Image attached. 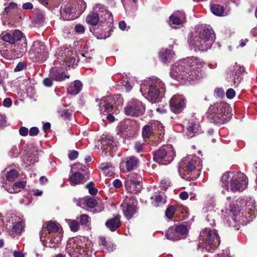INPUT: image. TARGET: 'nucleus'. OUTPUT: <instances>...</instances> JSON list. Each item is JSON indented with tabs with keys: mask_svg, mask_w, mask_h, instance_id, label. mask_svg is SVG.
<instances>
[{
	"mask_svg": "<svg viewBox=\"0 0 257 257\" xmlns=\"http://www.w3.org/2000/svg\"><path fill=\"white\" fill-rule=\"evenodd\" d=\"M205 63L196 57H188L172 65L170 75L182 83H191L205 76L202 68Z\"/></svg>",
	"mask_w": 257,
	"mask_h": 257,
	"instance_id": "1",
	"label": "nucleus"
},
{
	"mask_svg": "<svg viewBox=\"0 0 257 257\" xmlns=\"http://www.w3.org/2000/svg\"><path fill=\"white\" fill-rule=\"evenodd\" d=\"M215 40L214 33L206 26H198L195 28L188 37V43L190 49L195 51H206L210 49Z\"/></svg>",
	"mask_w": 257,
	"mask_h": 257,
	"instance_id": "2",
	"label": "nucleus"
},
{
	"mask_svg": "<svg viewBox=\"0 0 257 257\" xmlns=\"http://www.w3.org/2000/svg\"><path fill=\"white\" fill-rule=\"evenodd\" d=\"M57 58L54 62V66L51 69L50 75L56 81H62L66 78H69L64 73L66 67L76 65L78 60L75 53L67 49L61 48L57 53Z\"/></svg>",
	"mask_w": 257,
	"mask_h": 257,
	"instance_id": "3",
	"label": "nucleus"
},
{
	"mask_svg": "<svg viewBox=\"0 0 257 257\" xmlns=\"http://www.w3.org/2000/svg\"><path fill=\"white\" fill-rule=\"evenodd\" d=\"M166 90L164 83L159 78L153 76L144 80L140 84V91L149 101L156 102Z\"/></svg>",
	"mask_w": 257,
	"mask_h": 257,
	"instance_id": "4",
	"label": "nucleus"
},
{
	"mask_svg": "<svg viewBox=\"0 0 257 257\" xmlns=\"http://www.w3.org/2000/svg\"><path fill=\"white\" fill-rule=\"evenodd\" d=\"M221 186L226 189L222 191L225 194L230 189L232 192L242 191L247 188L248 180L244 174L235 171H228L224 173L221 179Z\"/></svg>",
	"mask_w": 257,
	"mask_h": 257,
	"instance_id": "5",
	"label": "nucleus"
},
{
	"mask_svg": "<svg viewBox=\"0 0 257 257\" xmlns=\"http://www.w3.org/2000/svg\"><path fill=\"white\" fill-rule=\"evenodd\" d=\"M62 237L60 225L52 221L46 222L43 226L40 239L44 246L56 247L60 243Z\"/></svg>",
	"mask_w": 257,
	"mask_h": 257,
	"instance_id": "6",
	"label": "nucleus"
},
{
	"mask_svg": "<svg viewBox=\"0 0 257 257\" xmlns=\"http://www.w3.org/2000/svg\"><path fill=\"white\" fill-rule=\"evenodd\" d=\"M92 246L85 237H76L68 241L66 250L71 257H89L92 255Z\"/></svg>",
	"mask_w": 257,
	"mask_h": 257,
	"instance_id": "7",
	"label": "nucleus"
},
{
	"mask_svg": "<svg viewBox=\"0 0 257 257\" xmlns=\"http://www.w3.org/2000/svg\"><path fill=\"white\" fill-rule=\"evenodd\" d=\"M202 167V161L196 156L184 158L180 163L178 171L181 177L188 179H196L199 176Z\"/></svg>",
	"mask_w": 257,
	"mask_h": 257,
	"instance_id": "8",
	"label": "nucleus"
},
{
	"mask_svg": "<svg viewBox=\"0 0 257 257\" xmlns=\"http://www.w3.org/2000/svg\"><path fill=\"white\" fill-rule=\"evenodd\" d=\"M231 117V113L228 105L223 102H216L211 105L207 112L208 120L218 125L226 123Z\"/></svg>",
	"mask_w": 257,
	"mask_h": 257,
	"instance_id": "9",
	"label": "nucleus"
},
{
	"mask_svg": "<svg viewBox=\"0 0 257 257\" xmlns=\"http://www.w3.org/2000/svg\"><path fill=\"white\" fill-rule=\"evenodd\" d=\"M247 210L239 209L238 206H235L234 203L229 205L230 213L232 214V219L234 222L242 225H246L251 221L254 214L255 202L254 200L249 199L246 203Z\"/></svg>",
	"mask_w": 257,
	"mask_h": 257,
	"instance_id": "10",
	"label": "nucleus"
},
{
	"mask_svg": "<svg viewBox=\"0 0 257 257\" xmlns=\"http://www.w3.org/2000/svg\"><path fill=\"white\" fill-rule=\"evenodd\" d=\"M99 29L102 30L96 32V37L98 39H105L111 35L113 19L112 14L108 10L103 9L101 12Z\"/></svg>",
	"mask_w": 257,
	"mask_h": 257,
	"instance_id": "11",
	"label": "nucleus"
},
{
	"mask_svg": "<svg viewBox=\"0 0 257 257\" xmlns=\"http://www.w3.org/2000/svg\"><path fill=\"white\" fill-rule=\"evenodd\" d=\"M220 244V238L215 230L206 228L200 232L199 247L206 249L208 252L211 251Z\"/></svg>",
	"mask_w": 257,
	"mask_h": 257,
	"instance_id": "12",
	"label": "nucleus"
},
{
	"mask_svg": "<svg viewBox=\"0 0 257 257\" xmlns=\"http://www.w3.org/2000/svg\"><path fill=\"white\" fill-rule=\"evenodd\" d=\"M175 156V152L171 145L163 146L154 154V161L162 165H167L171 162Z\"/></svg>",
	"mask_w": 257,
	"mask_h": 257,
	"instance_id": "13",
	"label": "nucleus"
},
{
	"mask_svg": "<svg viewBox=\"0 0 257 257\" xmlns=\"http://www.w3.org/2000/svg\"><path fill=\"white\" fill-rule=\"evenodd\" d=\"M7 218L6 228L10 235L14 236L20 234L23 229V219L15 213L8 215Z\"/></svg>",
	"mask_w": 257,
	"mask_h": 257,
	"instance_id": "14",
	"label": "nucleus"
},
{
	"mask_svg": "<svg viewBox=\"0 0 257 257\" xmlns=\"http://www.w3.org/2000/svg\"><path fill=\"white\" fill-rule=\"evenodd\" d=\"M145 111V107L139 100L133 99L127 104L124 108V113L127 115L138 116L143 115Z\"/></svg>",
	"mask_w": 257,
	"mask_h": 257,
	"instance_id": "15",
	"label": "nucleus"
},
{
	"mask_svg": "<svg viewBox=\"0 0 257 257\" xmlns=\"http://www.w3.org/2000/svg\"><path fill=\"white\" fill-rule=\"evenodd\" d=\"M85 166L80 163L75 164L71 166L69 175V181L71 185H76L83 182V175L79 171H84Z\"/></svg>",
	"mask_w": 257,
	"mask_h": 257,
	"instance_id": "16",
	"label": "nucleus"
},
{
	"mask_svg": "<svg viewBox=\"0 0 257 257\" xmlns=\"http://www.w3.org/2000/svg\"><path fill=\"white\" fill-rule=\"evenodd\" d=\"M137 201L134 198L126 197L122 203L121 207L125 217L131 219L137 213Z\"/></svg>",
	"mask_w": 257,
	"mask_h": 257,
	"instance_id": "17",
	"label": "nucleus"
},
{
	"mask_svg": "<svg viewBox=\"0 0 257 257\" xmlns=\"http://www.w3.org/2000/svg\"><path fill=\"white\" fill-rule=\"evenodd\" d=\"M47 52L48 51L43 43L35 41L33 43V59L35 58L36 62L41 63L44 61L47 58Z\"/></svg>",
	"mask_w": 257,
	"mask_h": 257,
	"instance_id": "18",
	"label": "nucleus"
},
{
	"mask_svg": "<svg viewBox=\"0 0 257 257\" xmlns=\"http://www.w3.org/2000/svg\"><path fill=\"white\" fill-rule=\"evenodd\" d=\"M170 106L172 112L179 113L186 106L185 98L181 95L175 94L170 100Z\"/></svg>",
	"mask_w": 257,
	"mask_h": 257,
	"instance_id": "19",
	"label": "nucleus"
},
{
	"mask_svg": "<svg viewBox=\"0 0 257 257\" xmlns=\"http://www.w3.org/2000/svg\"><path fill=\"white\" fill-rule=\"evenodd\" d=\"M137 177V175L132 174L126 179L124 186L127 192L136 194L141 190L142 185L140 181L136 179Z\"/></svg>",
	"mask_w": 257,
	"mask_h": 257,
	"instance_id": "20",
	"label": "nucleus"
},
{
	"mask_svg": "<svg viewBox=\"0 0 257 257\" xmlns=\"http://www.w3.org/2000/svg\"><path fill=\"white\" fill-rule=\"evenodd\" d=\"M138 163L137 158L133 156L128 157L120 163V169L123 172H128L134 169Z\"/></svg>",
	"mask_w": 257,
	"mask_h": 257,
	"instance_id": "21",
	"label": "nucleus"
},
{
	"mask_svg": "<svg viewBox=\"0 0 257 257\" xmlns=\"http://www.w3.org/2000/svg\"><path fill=\"white\" fill-rule=\"evenodd\" d=\"M1 39L11 44H15L16 41H20L23 38V33L18 30L10 33H3L1 35Z\"/></svg>",
	"mask_w": 257,
	"mask_h": 257,
	"instance_id": "22",
	"label": "nucleus"
},
{
	"mask_svg": "<svg viewBox=\"0 0 257 257\" xmlns=\"http://www.w3.org/2000/svg\"><path fill=\"white\" fill-rule=\"evenodd\" d=\"M185 13L181 11H176L169 17V24L173 28H177L178 26L182 25L185 21Z\"/></svg>",
	"mask_w": 257,
	"mask_h": 257,
	"instance_id": "23",
	"label": "nucleus"
},
{
	"mask_svg": "<svg viewBox=\"0 0 257 257\" xmlns=\"http://www.w3.org/2000/svg\"><path fill=\"white\" fill-rule=\"evenodd\" d=\"M112 97L110 96H106L101 98L99 102V111L101 114L107 115L113 109L111 104Z\"/></svg>",
	"mask_w": 257,
	"mask_h": 257,
	"instance_id": "24",
	"label": "nucleus"
},
{
	"mask_svg": "<svg viewBox=\"0 0 257 257\" xmlns=\"http://www.w3.org/2000/svg\"><path fill=\"white\" fill-rule=\"evenodd\" d=\"M244 71L243 67L238 65L234 66L233 72L229 78V81L232 83V85L237 86L242 80V73Z\"/></svg>",
	"mask_w": 257,
	"mask_h": 257,
	"instance_id": "25",
	"label": "nucleus"
},
{
	"mask_svg": "<svg viewBox=\"0 0 257 257\" xmlns=\"http://www.w3.org/2000/svg\"><path fill=\"white\" fill-rule=\"evenodd\" d=\"M61 16L65 20H71L77 17V15L75 14V12H74V7L72 5L65 6L61 10Z\"/></svg>",
	"mask_w": 257,
	"mask_h": 257,
	"instance_id": "26",
	"label": "nucleus"
},
{
	"mask_svg": "<svg viewBox=\"0 0 257 257\" xmlns=\"http://www.w3.org/2000/svg\"><path fill=\"white\" fill-rule=\"evenodd\" d=\"M102 149L105 153L109 152L110 150L113 149L116 147V144L113 141V137L111 136H107L105 137V139L103 140L101 143Z\"/></svg>",
	"mask_w": 257,
	"mask_h": 257,
	"instance_id": "27",
	"label": "nucleus"
},
{
	"mask_svg": "<svg viewBox=\"0 0 257 257\" xmlns=\"http://www.w3.org/2000/svg\"><path fill=\"white\" fill-rule=\"evenodd\" d=\"M26 185V182L24 181L17 182L13 186H8L7 184H3L2 186L5 190L10 193H16L20 192Z\"/></svg>",
	"mask_w": 257,
	"mask_h": 257,
	"instance_id": "28",
	"label": "nucleus"
},
{
	"mask_svg": "<svg viewBox=\"0 0 257 257\" xmlns=\"http://www.w3.org/2000/svg\"><path fill=\"white\" fill-rule=\"evenodd\" d=\"M72 5L77 17L82 14L86 8V3L83 0H72Z\"/></svg>",
	"mask_w": 257,
	"mask_h": 257,
	"instance_id": "29",
	"label": "nucleus"
},
{
	"mask_svg": "<svg viewBox=\"0 0 257 257\" xmlns=\"http://www.w3.org/2000/svg\"><path fill=\"white\" fill-rule=\"evenodd\" d=\"M174 52L170 49H162L160 52V59L164 63L169 62L174 58Z\"/></svg>",
	"mask_w": 257,
	"mask_h": 257,
	"instance_id": "30",
	"label": "nucleus"
},
{
	"mask_svg": "<svg viewBox=\"0 0 257 257\" xmlns=\"http://www.w3.org/2000/svg\"><path fill=\"white\" fill-rule=\"evenodd\" d=\"M99 168L106 176L111 177L114 174V167L110 163H102Z\"/></svg>",
	"mask_w": 257,
	"mask_h": 257,
	"instance_id": "31",
	"label": "nucleus"
},
{
	"mask_svg": "<svg viewBox=\"0 0 257 257\" xmlns=\"http://www.w3.org/2000/svg\"><path fill=\"white\" fill-rule=\"evenodd\" d=\"M105 224L112 231H114L120 225V216L117 215L115 217L108 220Z\"/></svg>",
	"mask_w": 257,
	"mask_h": 257,
	"instance_id": "32",
	"label": "nucleus"
},
{
	"mask_svg": "<svg viewBox=\"0 0 257 257\" xmlns=\"http://www.w3.org/2000/svg\"><path fill=\"white\" fill-rule=\"evenodd\" d=\"M187 135L189 138H192L199 131V124L193 121L188 123Z\"/></svg>",
	"mask_w": 257,
	"mask_h": 257,
	"instance_id": "33",
	"label": "nucleus"
},
{
	"mask_svg": "<svg viewBox=\"0 0 257 257\" xmlns=\"http://www.w3.org/2000/svg\"><path fill=\"white\" fill-rule=\"evenodd\" d=\"M82 84L79 80H75L73 83L70 85L68 88V92L69 93L76 95L82 89Z\"/></svg>",
	"mask_w": 257,
	"mask_h": 257,
	"instance_id": "34",
	"label": "nucleus"
},
{
	"mask_svg": "<svg viewBox=\"0 0 257 257\" xmlns=\"http://www.w3.org/2000/svg\"><path fill=\"white\" fill-rule=\"evenodd\" d=\"M99 15L96 13H91L86 17V21L88 24L92 26H95L99 23Z\"/></svg>",
	"mask_w": 257,
	"mask_h": 257,
	"instance_id": "35",
	"label": "nucleus"
},
{
	"mask_svg": "<svg viewBox=\"0 0 257 257\" xmlns=\"http://www.w3.org/2000/svg\"><path fill=\"white\" fill-rule=\"evenodd\" d=\"M174 229L177 232V234L180 236L181 239L183 238L186 236L188 232V229L185 225L180 224L177 225Z\"/></svg>",
	"mask_w": 257,
	"mask_h": 257,
	"instance_id": "36",
	"label": "nucleus"
},
{
	"mask_svg": "<svg viewBox=\"0 0 257 257\" xmlns=\"http://www.w3.org/2000/svg\"><path fill=\"white\" fill-rule=\"evenodd\" d=\"M165 235L167 239L171 240H176L181 239L180 236L177 234V232L173 227H170L168 229Z\"/></svg>",
	"mask_w": 257,
	"mask_h": 257,
	"instance_id": "37",
	"label": "nucleus"
},
{
	"mask_svg": "<svg viewBox=\"0 0 257 257\" xmlns=\"http://www.w3.org/2000/svg\"><path fill=\"white\" fill-rule=\"evenodd\" d=\"M211 12L217 16H223L224 10L222 6L219 5L213 4L211 6Z\"/></svg>",
	"mask_w": 257,
	"mask_h": 257,
	"instance_id": "38",
	"label": "nucleus"
},
{
	"mask_svg": "<svg viewBox=\"0 0 257 257\" xmlns=\"http://www.w3.org/2000/svg\"><path fill=\"white\" fill-rule=\"evenodd\" d=\"M32 200V194L31 192H25L23 197L21 199L20 202L22 204L27 206L31 203Z\"/></svg>",
	"mask_w": 257,
	"mask_h": 257,
	"instance_id": "39",
	"label": "nucleus"
},
{
	"mask_svg": "<svg viewBox=\"0 0 257 257\" xmlns=\"http://www.w3.org/2000/svg\"><path fill=\"white\" fill-rule=\"evenodd\" d=\"M153 124L145 125L142 131V136L143 138H149L153 133H154Z\"/></svg>",
	"mask_w": 257,
	"mask_h": 257,
	"instance_id": "40",
	"label": "nucleus"
},
{
	"mask_svg": "<svg viewBox=\"0 0 257 257\" xmlns=\"http://www.w3.org/2000/svg\"><path fill=\"white\" fill-rule=\"evenodd\" d=\"M154 126V133L157 132L160 135V138H162L164 136V128L162 124L159 122H155L153 124Z\"/></svg>",
	"mask_w": 257,
	"mask_h": 257,
	"instance_id": "41",
	"label": "nucleus"
},
{
	"mask_svg": "<svg viewBox=\"0 0 257 257\" xmlns=\"http://www.w3.org/2000/svg\"><path fill=\"white\" fill-rule=\"evenodd\" d=\"M181 207L175 208L174 206H171L167 209L166 211V215L168 218L171 219L173 218V215L176 211H181Z\"/></svg>",
	"mask_w": 257,
	"mask_h": 257,
	"instance_id": "42",
	"label": "nucleus"
},
{
	"mask_svg": "<svg viewBox=\"0 0 257 257\" xmlns=\"http://www.w3.org/2000/svg\"><path fill=\"white\" fill-rule=\"evenodd\" d=\"M36 17L35 20V26H41L43 23L44 16L43 12L37 11L35 12Z\"/></svg>",
	"mask_w": 257,
	"mask_h": 257,
	"instance_id": "43",
	"label": "nucleus"
},
{
	"mask_svg": "<svg viewBox=\"0 0 257 257\" xmlns=\"http://www.w3.org/2000/svg\"><path fill=\"white\" fill-rule=\"evenodd\" d=\"M18 176V172L14 169H12L7 174L6 179L9 182L14 181Z\"/></svg>",
	"mask_w": 257,
	"mask_h": 257,
	"instance_id": "44",
	"label": "nucleus"
},
{
	"mask_svg": "<svg viewBox=\"0 0 257 257\" xmlns=\"http://www.w3.org/2000/svg\"><path fill=\"white\" fill-rule=\"evenodd\" d=\"M58 112L59 116L64 120L69 119L71 115V112L67 109L60 110Z\"/></svg>",
	"mask_w": 257,
	"mask_h": 257,
	"instance_id": "45",
	"label": "nucleus"
},
{
	"mask_svg": "<svg viewBox=\"0 0 257 257\" xmlns=\"http://www.w3.org/2000/svg\"><path fill=\"white\" fill-rule=\"evenodd\" d=\"M66 220L68 222L69 225L70 226V228L72 231L75 232L78 230L79 223H78L77 221H76L75 220H67V219H66Z\"/></svg>",
	"mask_w": 257,
	"mask_h": 257,
	"instance_id": "46",
	"label": "nucleus"
},
{
	"mask_svg": "<svg viewBox=\"0 0 257 257\" xmlns=\"http://www.w3.org/2000/svg\"><path fill=\"white\" fill-rule=\"evenodd\" d=\"M86 187L87 189H88L89 193L90 194L92 195H95L97 194V190L94 187V183L92 182L88 183L86 185Z\"/></svg>",
	"mask_w": 257,
	"mask_h": 257,
	"instance_id": "47",
	"label": "nucleus"
},
{
	"mask_svg": "<svg viewBox=\"0 0 257 257\" xmlns=\"http://www.w3.org/2000/svg\"><path fill=\"white\" fill-rule=\"evenodd\" d=\"M32 158L31 156H25L23 158V163L25 164L26 167L28 169H31L32 168Z\"/></svg>",
	"mask_w": 257,
	"mask_h": 257,
	"instance_id": "48",
	"label": "nucleus"
},
{
	"mask_svg": "<svg viewBox=\"0 0 257 257\" xmlns=\"http://www.w3.org/2000/svg\"><path fill=\"white\" fill-rule=\"evenodd\" d=\"M43 153V151L41 150H33V164L39 161V157L42 156Z\"/></svg>",
	"mask_w": 257,
	"mask_h": 257,
	"instance_id": "49",
	"label": "nucleus"
},
{
	"mask_svg": "<svg viewBox=\"0 0 257 257\" xmlns=\"http://www.w3.org/2000/svg\"><path fill=\"white\" fill-rule=\"evenodd\" d=\"M29 132V135L32 136V127H31L29 131L27 128L24 126H22L19 130V133L22 136H26L28 134Z\"/></svg>",
	"mask_w": 257,
	"mask_h": 257,
	"instance_id": "50",
	"label": "nucleus"
},
{
	"mask_svg": "<svg viewBox=\"0 0 257 257\" xmlns=\"http://www.w3.org/2000/svg\"><path fill=\"white\" fill-rule=\"evenodd\" d=\"M164 203V201H163L162 197L160 195H156L155 197L154 201L152 202L153 205L155 207H157L160 205L161 203Z\"/></svg>",
	"mask_w": 257,
	"mask_h": 257,
	"instance_id": "51",
	"label": "nucleus"
},
{
	"mask_svg": "<svg viewBox=\"0 0 257 257\" xmlns=\"http://www.w3.org/2000/svg\"><path fill=\"white\" fill-rule=\"evenodd\" d=\"M85 202L86 206L89 208L94 207L97 203L96 200L92 198L87 199Z\"/></svg>",
	"mask_w": 257,
	"mask_h": 257,
	"instance_id": "52",
	"label": "nucleus"
},
{
	"mask_svg": "<svg viewBox=\"0 0 257 257\" xmlns=\"http://www.w3.org/2000/svg\"><path fill=\"white\" fill-rule=\"evenodd\" d=\"M80 222L82 225H86L89 221V216L86 214H82L80 216Z\"/></svg>",
	"mask_w": 257,
	"mask_h": 257,
	"instance_id": "53",
	"label": "nucleus"
},
{
	"mask_svg": "<svg viewBox=\"0 0 257 257\" xmlns=\"http://www.w3.org/2000/svg\"><path fill=\"white\" fill-rule=\"evenodd\" d=\"M170 185V182L168 179L162 180L160 182V186L162 189H167Z\"/></svg>",
	"mask_w": 257,
	"mask_h": 257,
	"instance_id": "54",
	"label": "nucleus"
},
{
	"mask_svg": "<svg viewBox=\"0 0 257 257\" xmlns=\"http://www.w3.org/2000/svg\"><path fill=\"white\" fill-rule=\"evenodd\" d=\"M226 95L228 98L232 99L235 96V92L233 89L229 88L226 91Z\"/></svg>",
	"mask_w": 257,
	"mask_h": 257,
	"instance_id": "55",
	"label": "nucleus"
},
{
	"mask_svg": "<svg viewBox=\"0 0 257 257\" xmlns=\"http://www.w3.org/2000/svg\"><path fill=\"white\" fill-rule=\"evenodd\" d=\"M17 5L15 3H11L9 6L5 8V11L7 13H10L11 10L17 9Z\"/></svg>",
	"mask_w": 257,
	"mask_h": 257,
	"instance_id": "56",
	"label": "nucleus"
},
{
	"mask_svg": "<svg viewBox=\"0 0 257 257\" xmlns=\"http://www.w3.org/2000/svg\"><path fill=\"white\" fill-rule=\"evenodd\" d=\"M115 249V245L111 243H107V245L103 248V251L105 250L107 251L110 252Z\"/></svg>",
	"mask_w": 257,
	"mask_h": 257,
	"instance_id": "57",
	"label": "nucleus"
},
{
	"mask_svg": "<svg viewBox=\"0 0 257 257\" xmlns=\"http://www.w3.org/2000/svg\"><path fill=\"white\" fill-rule=\"evenodd\" d=\"M6 117L5 114L0 113V129L6 126Z\"/></svg>",
	"mask_w": 257,
	"mask_h": 257,
	"instance_id": "58",
	"label": "nucleus"
},
{
	"mask_svg": "<svg viewBox=\"0 0 257 257\" xmlns=\"http://www.w3.org/2000/svg\"><path fill=\"white\" fill-rule=\"evenodd\" d=\"M75 30V32L78 34H82L84 32L85 28L83 25L78 24L76 25Z\"/></svg>",
	"mask_w": 257,
	"mask_h": 257,
	"instance_id": "59",
	"label": "nucleus"
},
{
	"mask_svg": "<svg viewBox=\"0 0 257 257\" xmlns=\"http://www.w3.org/2000/svg\"><path fill=\"white\" fill-rule=\"evenodd\" d=\"M78 152L76 151H72L68 155V157L70 160H74L78 157Z\"/></svg>",
	"mask_w": 257,
	"mask_h": 257,
	"instance_id": "60",
	"label": "nucleus"
},
{
	"mask_svg": "<svg viewBox=\"0 0 257 257\" xmlns=\"http://www.w3.org/2000/svg\"><path fill=\"white\" fill-rule=\"evenodd\" d=\"M229 250L228 249H225L223 250V253L221 254H218L215 256V257H231L229 255Z\"/></svg>",
	"mask_w": 257,
	"mask_h": 257,
	"instance_id": "61",
	"label": "nucleus"
},
{
	"mask_svg": "<svg viewBox=\"0 0 257 257\" xmlns=\"http://www.w3.org/2000/svg\"><path fill=\"white\" fill-rule=\"evenodd\" d=\"M135 148L136 151L138 152H141L144 151V148L143 145L139 142H137L135 145Z\"/></svg>",
	"mask_w": 257,
	"mask_h": 257,
	"instance_id": "62",
	"label": "nucleus"
},
{
	"mask_svg": "<svg viewBox=\"0 0 257 257\" xmlns=\"http://www.w3.org/2000/svg\"><path fill=\"white\" fill-rule=\"evenodd\" d=\"M18 154V150L16 147H13L10 151V155L11 157H16Z\"/></svg>",
	"mask_w": 257,
	"mask_h": 257,
	"instance_id": "63",
	"label": "nucleus"
},
{
	"mask_svg": "<svg viewBox=\"0 0 257 257\" xmlns=\"http://www.w3.org/2000/svg\"><path fill=\"white\" fill-rule=\"evenodd\" d=\"M26 253L20 250H15L13 251L14 257H25Z\"/></svg>",
	"mask_w": 257,
	"mask_h": 257,
	"instance_id": "64",
	"label": "nucleus"
}]
</instances>
